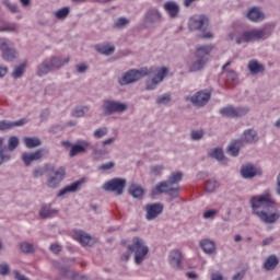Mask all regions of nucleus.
Here are the masks:
<instances>
[{
    "mask_svg": "<svg viewBox=\"0 0 280 280\" xmlns=\"http://www.w3.org/2000/svg\"><path fill=\"white\" fill-rule=\"evenodd\" d=\"M210 280H224V276L220 271L212 272L210 275Z\"/></svg>",
    "mask_w": 280,
    "mask_h": 280,
    "instance_id": "obj_59",
    "label": "nucleus"
},
{
    "mask_svg": "<svg viewBox=\"0 0 280 280\" xmlns=\"http://www.w3.org/2000/svg\"><path fill=\"white\" fill-rule=\"evenodd\" d=\"M205 137V132L198 130H194L190 132V138L192 141H200V139H202Z\"/></svg>",
    "mask_w": 280,
    "mask_h": 280,
    "instance_id": "obj_53",
    "label": "nucleus"
},
{
    "mask_svg": "<svg viewBox=\"0 0 280 280\" xmlns=\"http://www.w3.org/2000/svg\"><path fill=\"white\" fill-rule=\"evenodd\" d=\"M167 68L161 67V68H151L148 69L147 75H153L152 80L155 84H161L163 80L165 79V75H167Z\"/></svg>",
    "mask_w": 280,
    "mask_h": 280,
    "instance_id": "obj_17",
    "label": "nucleus"
},
{
    "mask_svg": "<svg viewBox=\"0 0 280 280\" xmlns=\"http://www.w3.org/2000/svg\"><path fill=\"white\" fill-rule=\"evenodd\" d=\"M253 215L262 222V224H275L280 219V212L270 213L271 209H275V200L270 192L253 196L249 199Z\"/></svg>",
    "mask_w": 280,
    "mask_h": 280,
    "instance_id": "obj_1",
    "label": "nucleus"
},
{
    "mask_svg": "<svg viewBox=\"0 0 280 280\" xmlns=\"http://www.w3.org/2000/svg\"><path fill=\"white\" fill-rule=\"evenodd\" d=\"M156 104L163 105V104H170L172 102V96L170 94H162L156 98Z\"/></svg>",
    "mask_w": 280,
    "mask_h": 280,
    "instance_id": "obj_51",
    "label": "nucleus"
},
{
    "mask_svg": "<svg viewBox=\"0 0 280 280\" xmlns=\"http://www.w3.org/2000/svg\"><path fill=\"white\" fill-rule=\"evenodd\" d=\"M108 135V127H101L93 132L94 139H104Z\"/></svg>",
    "mask_w": 280,
    "mask_h": 280,
    "instance_id": "obj_47",
    "label": "nucleus"
},
{
    "mask_svg": "<svg viewBox=\"0 0 280 280\" xmlns=\"http://www.w3.org/2000/svg\"><path fill=\"white\" fill-rule=\"evenodd\" d=\"M75 261V258H61L59 260H52V266L56 270H59L61 277H69V268Z\"/></svg>",
    "mask_w": 280,
    "mask_h": 280,
    "instance_id": "obj_14",
    "label": "nucleus"
},
{
    "mask_svg": "<svg viewBox=\"0 0 280 280\" xmlns=\"http://www.w3.org/2000/svg\"><path fill=\"white\" fill-rule=\"evenodd\" d=\"M164 10L167 11V14L171 16V19H176V16H178V12H180L178 4L175 2L164 3Z\"/></svg>",
    "mask_w": 280,
    "mask_h": 280,
    "instance_id": "obj_31",
    "label": "nucleus"
},
{
    "mask_svg": "<svg viewBox=\"0 0 280 280\" xmlns=\"http://www.w3.org/2000/svg\"><path fill=\"white\" fill-rule=\"evenodd\" d=\"M19 148V138L10 137L8 141V148L3 145V138H0V165L8 163L12 159L11 152H14V149Z\"/></svg>",
    "mask_w": 280,
    "mask_h": 280,
    "instance_id": "obj_5",
    "label": "nucleus"
},
{
    "mask_svg": "<svg viewBox=\"0 0 280 280\" xmlns=\"http://www.w3.org/2000/svg\"><path fill=\"white\" fill-rule=\"evenodd\" d=\"M0 51H2V58L7 62H12V60L19 58V52L14 48V43L5 38H0Z\"/></svg>",
    "mask_w": 280,
    "mask_h": 280,
    "instance_id": "obj_8",
    "label": "nucleus"
},
{
    "mask_svg": "<svg viewBox=\"0 0 280 280\" xmlns=\"http://www.w3.org/2000/svg\"><path fill=\"white\" fill-rule=\"evenodd\" d=\"M48 62L50 65V69L56 70V69H60L65 63L62 62V59L58 58V57H51L50 59H48Z\"/></svg>",
    "mask_w": 280,
    "mask_h": 280,
    "instance_id": "obj_45",
    "label": "nucleus"
},
{
    "mask_svg": "<svg viewBox=\"0 0 280 280\" xmlns=\"http://www.w3.org/2000/svg\"><path fill=\"white\" fill-rule=\"evenodd\" d=\"M209 156H211V159H215L217 161H224V151H222V149H212L209 151Z\"/></svg>",
    "mask_w": 280,
    "mask_h": 280,
    "instance_id": "obj_42",
    "label": "nucleus"
},
{
    "mask_svg": "<svg viewBox=\"0 0 280 280\" xmlns=\"http://www.w3.org/2000/svg\"><path fill=\"white\" fill-rule=\"evenodd\" d=\"M24 143H25V147L28 148V150H32L34 148H38V145H40L43 142L36 138V137H27V138H24Z\"/></svg>",
    "mask_w": 280,
    "mask_h": 280,
    "instance_id": "obj_35",
    "label": "nucleus"
},
{
    "mask_svg": "<svg viewBox=\"0 0 280 280\" xmlns=\"http://www.w3.org/2000/svg\"><path fill=\"white\" fill-rule=\"evenodd\" d=\"M26 67H27L26 62L15 66L13 72H12V78H14L15 80H19V78H22L23 73H25Z\"/></svg>",
    "mask_w": 280,
    "mask_h": 280,
    "instance_id": "obj_40",
    "label": "nucleus"
},
{
    "mask_svg": "<svg viewBox=\"0 0 280 280\" xmlns=\"http://www.w3.org/2000/svg\"><path fill=\"white\" fill-rule=\"evenodd\" d=\"M72 280H89V278H86V276H81L80 273H74L71 277Z\"/></svg>",
    "mask_w": 280,
    "mask_h": 280,
    "instance_id": "obj_62",
    "label": "nucleus"
},
{
    "mask_svg": "<svg viewBox=\"0 0 280 280\" xmlns=\"http://www.w3.org/2000/svg\"><path fill=\"white\" fill-rule=\"evenodd\" d=\"M279 266V258L277 255L272 254L268 256L262 265V268L267 271L270 272V270H275Z\"/></svg>",
    "mask_w": 280,
    "mask_h": 280,
    "instance_id": "obj_27",
    "label": "nucleus"
},
{
    "mask_svg": "<svg viewBox=\"0 0 280 280\" xmlns=\"http://www.w3.org/2000/svg\"><path fill=\"white\" fill-rule=\"evenodd\" d=\"M0 275L2 277L10 275V266L8 264H0Z\"/></svg>",
    "mask_w": 280,
    "mask_h": 280,
    "instance_id": "obj_58",
    "label": "nucleus"
},
{
    "mask_svg": "<svg viewBox=\"0 0 280 280\" xmlns=\"http://www.w3.org/2000/svg\"><path fill=\"white\" fill-rule=\"evenodd\" d=\"M15 279L16 280H30V278H26L24 275H22L19 271H15Z\"/></svg>",
    "mask_w": 280,
    "mask_h": 280,
    "instance_id": "obj_63",
    "label": "nucleus"
},
{
    "mask_svg": "<svg viewBox=\"0 0 280 280\" xmlns=\"http://www.w3.org/2000/svg\"><path fill=\"white\" fill-rule=\"evenodd\" d=\"M165 209V206L161 202H155V203H148L144 207L145 218L147 220H156L161 213H163V210Z\"/></svg>",
    "mask_w": 280,
    "mask_h": 280,
    "instance_id": "obj_15",
    "label": "nucleus"
},
{
    "mask_svg": "<svg viewBox=\"0 0 280 280\" xmlns=\"http://www.w3.org/2000/svg\"><path fill=\"white\" fill-rule=\"evenodd\" d=\"M171 187L172 186L168 180L160 182L155 185V191L158 194H167Z\"/></svg>",
    "mask_w": 280,
    "mask_h": 280,
    "instance_id": "obj_36",
    "label": "nucleus"
},
{
    "mask_svg": "<svg viewBox=\"0 0 280 280\" xmlns=\"http://www.w3.org/2000/svg\"><path fill=\"white\" fill-rule=\"evenodd\" d=\"M168 261L175 270H183V254L178 249L170 252Z\"/></svg>",
    "mask_w": 280,
    "mask_h": 280,
    "instance_id": "obj_16",
    "label": "nucleus"
},
{
    "mask_svg": "<svg viewBox=\"0 0 280 280\" xmlns=\"http://www.w3.org/2000/svg\"><path fill=\"white\" fill-rule=\"evenodd\" d=\"M148 73V68H141L140 70L131 69L127 71L120 79H118V83L120 86H126V84H133V82H139L141 78H145Z\"/></svg>",
    "mask_w": 280,
    "mask_h": 280,
    "instance_id": "obj_6",
    "label": "nucleus"
},
{
    "mask_svg": "<svg viewBox=\"0 0 280 280\" xmlns=\"http://www.w3.org/2000/svg\"><path fill=\"white\" fill-rule=\"evenodd\" d=\"M180 180H183V172L180 171L171 173L167 179L172 187H176Z\"/></svg>",
    "mask_w": 280,
    "mask_h": 280,
    "instance_id": "obj_33",
    "label": "nucleus"
},
{
    "mask_svg": "<svg viewBox=\"0 0 280 280\" xmlns=\"http://www.w3.org/2000/svg\"><path fill=\"white\" fill-rule=\"evenodd\" d=\"M266 37V31L254 28L244 32L241 36L237 33H231L228 40H235L236 45H242V43H253V40H265Z\"/></svg>",
    "mask_w": 280,
    "mask_h": 280,
    "instance_id": "obj_3",
    "label": "nucleus"
},
{
    "mask_svg": "<svg viewBox=\"0 0 280 280\" xmlns=\"http://www.w3.org/2000/svg\"><path fill=\"white\" fill-rule=\"evenodd\" d=\"M86 113H89V106H82V107H77L73 110L72 115L73 117H84Z\"/></svg>",
    "mask_w": 280,
    "mask_h": 280,
    "instance_id": "obj_50",
    "label": "nucleus"
},
{
    "mask_svg": "<svg viewBox=\"0 0 280 280\" xmlns=\"http://www.w3.org/2000/svg\"><path fill=\"white\" fill-rule=\"evenodd\" d=\"M128 25H130V20L126 18H118L114 22V27H116V30H122V27H126Z\"/></svg>",
    "mask_w": 280,
    "mask_h": 280,
    "instance_id": "obj_46",
    "label": "nucleus"
},
{
    "mask_svg": "<svg viewBox=\"0 0 280 280\" xmlns=\"http://www.w3.org/2000/svg\"><path fill=\"white\" fill-rule=\"evenodd\" d=\"M62 180H65V167H60L58 170L51 168L47 182L48 187H50V189H56Z\"/></svg>",
    "mask_w": 280,
    "mask_h": 280,
    "instance_id": "obj_13",
    "label": "nucleus"
},
{
    "mask_svg": "<svg viewBox=\"0 0 280 280\" xmlns=\"http://www.w3.org/2000/svg\"><path fill=\"white\" fill-rule=\"evenodd\" d=\"M51 71H54V70L51 69V66L49 65V59H46L37 66L36 75H38V78H43L44 75L51 73Z\"/></svg>",
    "mask_w": 280,
    "mask_h": 280,
    "instance_id": "obj_28",
    "label": "nucleus"
},
{
    "mask_svg": "<svg viewBox=\"0 0 280 280\" xmlns=\"http://www.w3.org/2000/svg\"><path fill=\"white\" fill-rule=\"evenodd\" d=\"M55 213H58V210L51 208V206H43L39 210L40 218H51V215H55Z\"/></svg>",
    "mask_w": 280,
    "mask_h": 280,
    "instance_id": "obj_34",
    "label": "nucleus"
},
{
    "mask_svg": "<svg viewBox=\"0 0 280 280\" xmlns=\"http://www.w3.org/2000/svg\"><path fill=\"white\" fill-rule=\"evenodd\" d=\"M128 250L129 253H135V261L137 266H139L143 262V259H145V255H148L150 249L148 246L143 245V240L135 236L132 238V245L128 246Z\"/></svg>",
    "mask_w": 280,
    "mask_h": 280,
    "instance_id": "obj_4",
    "label": "nucleus"
},
{
    "mask_svg": "<svg viewBox=\"0 0 280 280\" xmlns=\"http://www.w3.org/2000/svg\"><path fill=\"white\" fill-rule=\"evenodd\" d=\"M190 32H207L209 27V18L206 15H194L188 22Z\"/></svg>",
    "mask_w": 280,
    "mask_h": 280,
    "instance_id": "obj_10",
    "label": "nucleus"
},
{
    "mask_svg": "<svg viewBox=\"0 0 280 280\" xmlns=\"http://www.w3.org/2000/svg\"><path fill=\"white\" fill-rule=\"evenodd\" d=\"M226 80H228V82H237V72L230 70L226 73Z\"/></svg>",
    "mask_w": 280,
    "mask_h": 280,
    "instance_id": "obj_56",
    "label": "nucleus"
},
{
    "mask_svg": "<svg viewBox=\"0 0 280 280\" xmlns=\"http://www.w3.org/2000/svg\"><path fill=\"white\" fill-rule=\"evenodd\" d=\"M244 279V271H238L236 275L233 276V280H243Z\"/></svg>",
    "mask_w": 280,
    "mask_h": 280,
    "instance_id": "obj_64",
    "label": "nucleus"
},
{
    "mask_svg": "<svg viewBox=\"0 0 280 280\" xmlns=\"http://www.w3.org/2000/svg\"><path fill=\"white\" fill-rule=\"evenodd\" d=\"M162 19L163 16L161 15V12L159 10L150 9L144 15V23L149 25H154L155 23H161Z\"/></svg>",
    "mask_w": 280,
    "mask_h": 280,
    "instance_id": "obj_20",
    "label": "nucleus"
},
{
    "mask_svg": "<svg viewBox=\"0 0 280 280\" xmlns=\"http://www.w3.org/2000/svg\"><path fill=\"white\" fill-rule=\"evenodd\" d=\"M209 100H211V92L207 90L199 91L190 97L186 96V102H191L192 106H197V108L207 106Z\"/></svg>",
    "mask_w": 280,
    "mask_h": 280,
    "instance_id": "obj_12",
    "label": "nucleus"
},
{
    "mask_svg": "<svg viewBox=\"0 0 280 280\" xmlns=\"http://www.w3.org/2000/svg\"><path fill=\"white\" fill-rule=\"evenodd\" d=\"M80 185H82V180H77L65 188L60 189L57 194L58 197L67 196V194H75L78 189H80Z\"/></svg>",
    "mask_w": 280,
    "mask_h": 280,
    "instance_id": "obj_26",
    "label": "nucleus"
},
{
    "mask_svg": "<svg viewBox=\"0 0 280 280\" xmlns=\"http://www.w3.org/2000/svg\"><path fill=\"white\" fill-rule=\"evenodd\" d=\"M43 152H45V149H38L33 153H22V161L26 167H30L34 161H40Z\"/></svg>",
    "mask_w": 280,
    "mask_h": 280,
    "instance_id": "obj_18",
    "label": "nucleus"
},
{
    "mask_svg": "<svg viewBox=\"0 0 280 280\" xmlns=\"http://www.w3.org/2000/svg\"><path fill=\"white\" fill-rule=\"evenodd\" d=\"M2 5L8 8L9 11H11L12 14H19V7L16 4L12 3L10 0H2Z\"/></svg>",
    "mask_w": 280,
    "mask_h": 280,
    "instance_id": "obj_49",
    "label": "nucleus"
},
{
    "mask_svg": "<svg viewBox=\"0 0 280 280\" xmlns=\"http://www.w3.org/2000/svg\"><path fill=\"white\" fill-rule=\"evenodd\" d=\"M163 172V165L151 166L152 176H161Z\"/></svg>",
    "mask_w": 280,
    "mask_h": 280,
    "instance_id": "obj_55",
    "label": "nucleus"
},
{
    "mask_svg": "<svg viewBox=\"0 0 280 280\" xmlns=\"http://www.w3.org/2000/svg\"><path fill=\"white\" fill-rule=\"evenodd\" d=\"M115 167V162H107L98 166V170L102 172H108V170H113Z\"/></svg>",
    "mask_w": 280,
    "mask_h": 280,
    "instance_id": "obj_57",
    "label": "nucleus"
},
{
    "mask_svg": "<svg viewBox=\"0 0 280 280\" xmlns=\"http://www.w3.org/2000/svg\"><path fill=\"white\" fill-rule=\"evenodd\" d=\"M220 187V184L218 183V180L215 179H209L207 183H206V191L208 194H213V191H215V189H218Z\"/></svg>",
    "mask_w": 280,
    "mask_h": 280,
    "instance_id": "obj_43",
    "label": "nucleus"
},
{
    "mask_svg": "<svg viewBox=\"0 0 280 280\" xmlns=\"http://www.w3.org/2000/svg\"><path fill=\"white\" fill-rule=\"evenodd\" d=\"M75 240L83 246H93V237L82 231L77 232Z\"/></svg>",
    "mask_w": 280,
    "mask_h": 280,
    "instance_id": "obj_30",
    "label": "nucleus"
},
{
    "mask_svg": "<svg viewBox=\"0 0 280 280\" xmlns=\"http://www.w3.org/2000/svg\"><path fill=\"white\" fill-rule=\"evenodd\" d=\"M243 141L245 143H257V141H259V136L255 129H247L243 133Z\"/></svg>",
    "mask_w": 280,
    "mask_h": 280,
    "instance_id": "obj_29",
    "label": "nucleus"
},
{
    "mask_svg": "<svg viewBox=\"0 0 280 280\" xmlns=\"http://www.w3.org/2000/svg\"><path fill=\"white\" fill-rule=\"evenodd\" d=\"M246 16L249 21H253L254 23H258L259 21H264L265 16L261 11H259V8L253 7L248 10L246 13Z\"/></svg>",
    "mask_w": 280,
    "mask_h": 280,
    "instance_id": "obj_24",
    "label": "nucleus"
},
{
    "mask_svg": "<svg viewBox=\"0 0 280 280\" xmlns=\"http://www.w3.org/2000/svg\"><path fill=\"white\" fill-rule=\"evenodd\" d=\"M199 245L203 253H206V255H215V242L209 238H205L200 241Z\"/></svg>",
    "mask_w": 280,
    "mask_h": 280,
    "instance_id": "obj_22",
    "label": "nucleus"
},
{
    "mask_svg": "<svg viewBox=\"0 0 280 280\" xmlns=\"http://www.w3.org/2000/svg\"><path fill=\"white\" fill-rule=\"evenodd\" d=\"M69 12H70L69 7H63V8L59 9V10H57V11L55 12V16H56V19H58L59 21H65V19H66L67 16H69Z\"/></svg>",
    "mask_w": 280,
    "mask_h": 280,
    "instance_id": "obj_44",
    "label": "nucleus"
},
{
    "mask_svg": "<svg viewBox=\"0 0 280 280\" xmlns=\"http://www.w3.org/2000/svg\"><path fill=\"white\" fill-rule=\"evenodd\" d=\"M241 145L242 140H235L229 145L228 152L231 154V156H238Z\"/></svg>",
    "mask_w": 280,
    "mask_h": 280,
    "instance_id": "obj_37",
    "label": "nucleus"
},
{
    "mask_svg": "<svg viewBox=\"0 0 280 280\" xmlns=\"http://www.w3.org/2000/svg\"><path fill=\"white\" fill-rule=\"evenodd\" d=\"M20 250L24 255H32L36 249H34V244L27 243V242H22L20 243Z\"/></svg>",
    "mask_w": 280,
    "mask_h": 280,
    "instance_id": "obj_41",
    "label": "nucleus"
},
{
    "mask_svg": "<svg viewBox=\"0 0 280 280\" xmlns=\"http://www.w3.org/2000/svg\"><path fill=\"white\" fill-rule=\"evenodd\" d=\"M27 124V119L21 118L15 121L1 120L0 121V130H11V128H19L21 126H25Z\"/></svg>",
    "mask_w": 280,
    "mask_h": 280,
    "instance_id": "obj_21",
    "label": "nucleus"
},
{
    "mask_svg": "<svg viewBox=\"0 0 280 280\" xmlns=\"http://www.w3.org/2000/svg\"><path fill=\"white\" fill-rule=\"evenodd\" d=\"M103 189L105 191H113L116 196H122L124 189H126V179L119 177L113 178L103 185Z\"/></svg>",
    "mask_w": 280,
    "mask_h": 280,
    "instance_id": "obj_11",
    "label": "nucleus"
},
{
    "mask_svg": "<svg viewBox=\"0 0 280 280\" xmlns=\"http://www.w3.org/2000/svg\"><path fill=\"white\" fill-rule=\"evenodd\" d=\"M96 51L98 54H102L103 56H110L115 51V47L107 45H96L95 46Z\"/></svg>",
    "mask_w": 280,
    "mask_h": 280,
    "instance_id": "obj_38",
    "label": "nucleus"
},
{
    "mask_svg": "<svg viewBox=\"0 0 280 280\" xmlns=\"http://www.w3.org/2000/svg\"><path fill=\"white\" fill-rule=\"evenodd\" d=\"M49 250L52 252L54 255H58L62 250V245L58 243H52L49 246Z\"/></svg>",
    "mask_w": 280,
    "mask_h": 280,
    "instance_id": "obj_54",
    "label": "nucleus"
},
{
    "mask_svg": "<svg viewBox=\"0 0 280 280\" xmlns=\"http://www.w3.org/2000/svg\"><path fill=\"white\" fill-rule=\"evenodd\" d=\"M106 154H108V149H106V148L93 149L92 159H94V161H102V159H104V156H106Z\"/></svg>",
    "mask_w": 280,
    "mask_h": 280,
    "instance_id": "obj_39",
    "label": "nucleus"
},
{
    "mask_svg": "<svg viewBox=\"0 0 280 280\" xmlns=\"http://www.w3.org/2000/svg\"><path fill=\"white\" fill-rule=\"evenodd\" d=\"M257 174H258L257 168L253 164L243 165L241 168V176H243V178H247V179L255 178Z\"/></svg>",
    "mask_w": 280,
    "mask_h": 280,
    "instance_id": "obj_23",
    "label": "nucleus"
},
{
    "mask_svg": "<svg viewBox=\"0 0 280 280\" xmlns=\"http://www.w3.org/2000/svg\"><path fill=\"white\" fill-rule=\"evenodd\" d=\"M247 68L252 75H259V73H264V71H266V67L259 63L257 60H250Z\"/></svg>",
    "mask_w": 280,
    "mask_h": 280,
    "instance_id": "obj_25",
    "label": "nucleus"
},
{
    "mask_svg": "<svg viewBox=\"0 0 280 280\" xmlns=\"http://www.w3.org/2000/svg\"><path fill=\"white\" fill-rule=\"evenodd\" d=\"M0 32H16V25L12 24L9 26L0 27Z\"/></svg>",
    "mask_w": 280,
    "mask_h": 280,
    "instance_id": "obj_61",
    "label": "nucleus"
},
{
    "mask_svg": "<svg viewBox=\"0 0 280 280\" xmlns=\"http://www.w3.org/2000/svg\"><path fill=\"white\" fill-rule=\"evenodd\" d=\"M248 113H250L248 107H234L233 105H229L220 109V115H222V117H230L233 119L245 117V115H248Z\"/></svg>",
    "mask_w": 280,
    "mask_h": 280,
    "instance_id": "obj_9",
    "label": "nucleus"
},
{
    "mask_svg": "<svg viewBox=\"0 0 280 280\" xmlns=\"http://www.w3.org/2000/svg\"><path fill=\"white\" fill-rule=\"evenodd\" d=\"M217 215H218L217 209H210L203 212L205 220H213V218H215Z\"/></svg>",
    "mask_w": 280,
    "mask_h": 280,
    "instance_id": "obj_52",
    "label": "nucleus"
},
{
    "mask_svg": "<svg viewBox=\"0 0 280 280\" xmlns=\"http://www.w3.org/2000/svg\"><path fill=\"white\" fill-rule=\"evenodd\" d=\"M166 194L171 200H176L180 196V188L178 186H172Z\"/></svg>",
    "mask_w": 280,
    "mask_h": 280,
    "instance_id": "obj_48",
    "label": "nucleus"
},
{
    "mask_svg": "<svg viewBox=\"0 0 280 280\" xmlns=\"http://www.w3.org/2000/svg\"><path fill=\"white\" fill-rule=\"evenodd\" d=\"M90 145H91V142L86 140H79L77 144H73L71 147L69 156L73 158V156H78V154H84Z\"/></svg>",
    "mask_w": 280,
    "mask_h": 280,
    "instance_id": "obj_19",
    "label": "nucleus"
},
{
    "mask_svg": "<svg viewBox=\"0 0 280 280\" xmlns=\"http://www.w3.org/2000/svg\"><path fill=\"white\" fill-rule=\"evenodd\" d=\"M102 108L104 115H115V113H126L128 104L115 100H104Z\"/></svg>",
    "mask_w": 280,
    "mask_h": 280,
    "instance_id": "obj_7",
    "label": "nucleus"
},
{
    "mask_svg": "<svg viewBox=\"0 0 280 280\" xmlns=\"http://www.w3.org/2000/svg\"><path fill=\"white\" fill-rule=\"evenodd\" d=\"M130 196H132V198H143V188L137 184H131V186L128 189Z\"/></svg>",
    "mask_w": 280,
    "mask_h": 280,
    "instance_id": "obj_32",
    "label": "nucleus"
},
{
    "mask_svg": "<svg viewBox=\"0 0 280 280\" xmlns=\"http://www.w3.org/2000/svg\"><path fill=\"white\" fill-rule=\"evenodd\" d=\"M213 51V45H202L196 47L195 58L196 60L191 63L189 71L196 73L202 71L209 62V55Z\"/></svg>",
    "mask_w": 280,
    "mask_h": 280,
    "instance_id": "obj_2",
    "label": "nucleus"
},
{
    "mask_svg": "<svg viewBox=\"0 0 280 280\" xmlns=\"http://www.w3.org/2000/svg\"><path fill=\"white\" fill-rule=\"evenodd\" d=\"M88 69L89 66H86L85 63L77 65L78 73H86Z\"/></svg>",
    "mask_w": 280,
    "mask_h": 280,
    "instance_id": "obj_60",
    "label": "nucleus"
}]
</instances>
